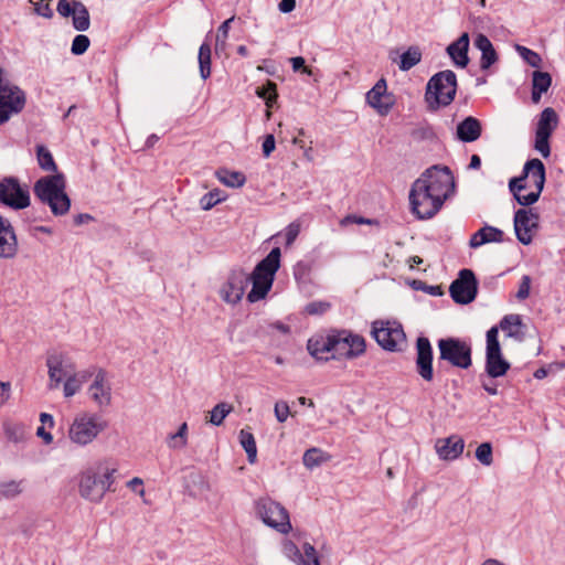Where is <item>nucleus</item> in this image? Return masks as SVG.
Here are the masks:
<instances>
[{
  "label": "nucleus",
  "instance_id": "61",
  "mask_svg": "<svg viewBox=\"0 0 565 565\" xmlns=\"http://www.w3.org/2000/svg\"><path fill=\"white\" fill-rule=\"evenodd\" d=\"M290 63L292 66V70L295 72L302 71L305 74L311 75V70L307 66H305V58L301 56H296L290 58Z\"/></svg>",
  "mask_w": 565,
  "mask_h": 565
},
{
  "label": "nucleus",
  "instance_id": "33",
  "mask_svg": "<svg viewBox=\"0 0 565 565\" xmlns=\"http://www.w3.org/2000/svg\"><path fill=\"white\" fill-rule=\"evenodd\" d=\"M216 177L221 183L231 188L242 186L246 179L243 173L236 171H230L226 169L218 170Z\"/></svg>",
  "mask_w": 565,
  "mask_h": 565
},
{
  "label": "nucleus",
  "instance_id": "37",
  "mask_svg": "<svg viewBox=\"0 0 565 565\" xmlns=\"http://www.w3.org/2000/svg\"><path fill=\"white\" fill-rule=\"evenodd\" d=\"M239 443L247 454L248 461L254 463L257 456V447L253 434L246 429H242L239 431Z\"/></svg>",
  "mask_w": 565,
  "mask_h": 565
},
{
  "label": "nucleus",
  "instance_id": "52",
  "mask_svg": "<svg viewBox=\"0 0 565 565\" xmlns=\"http://www.w3.org/2000/svg\"><path fill=\"white\" fill-rule=\"evenodd\" d=\"M330 307L331 305L327 301H311L305 307V312L310 316L323 315Z\"/></svg>",
  "mask_w": 565,
  "mask_h": 565
},
{
  "label": "nucleus",
  "instance_id": "31",
  "mask_svg": "<svg viewBox=\"0 0 565 565\" xmlns=\"http://www.w3.org/2000/svg\"><path fill=\"white\" fill-rule=\"evenodd\" d=\"M422 61V51L418 46H409L402 55L398 67L407 72Z\"/></svg>",
  "mask_w": 565,
  "mask_h": 565
},
{
  "label": "nucleus",
  "instance_id": "8",
  "mask_svg": "<svg viewBox=\"0 0 565 565\" xmlns=\"http://www.w3.org/2000/svg\"><path fill=\"white\" fill-rule=\"evenodd\" d=\"M108 427L107 420L96 414H78L68 428V438L77 446L92 444Z\"/></svg>",
  "mask_w": 565,
  "mask_h": 565
},
{
  "label": "nucleus",
  "instance_id": "35",
  "mask_svg": "<svg viewBox=\"0 0 565 565\" xmlns=\"http://www.w3.org/2000/svg\"><path fill=\"white\" fill-rule=\"evenodd\" d=\"M348 347L347 359H354L362 355L365 352V340L359 334H353L347 331Z\"/></svg>",
  "mask_w": 565,
  "mask_h": 565
},
{
  "label": "nucleus",
  "instance_id": "38",
  "mask_svg": "<svg viewBox=\"0 0 565 565\" xmlns=\"http://www.w3.org/2000/svg\"><path fill=\"white\" fill-rule=\"evenodd\" d=\"M328 459L329 456H326L321 449L313 447L305 451L302 462L308 469H312L320 466Z\"/></svg>",
  "mask_w": 565,
  "mask_h": 565
},
{
  "label": "nucleus",
  "instance_id": "30",
  "mask_svg": "<svg viewBox=\"0 0 565 565\" xmlns=\"http://www.w3.org/2000/svg\"><path fill=\"white\" fill-rule=\"evenodd\" d=\"M72 20L73 26L77 31H86L90 25L88 10L81 1H75V11Z\"/></svg>",
  "mask_w": 565,
  "mask_h": 565
},
{
  "label": "nucleus",
  "instance_id": "55",
  "mask_svg": "<svg viewBox=\"0 0 565 565\" xmlns=\"http://www.w3.org/2000/svg\"><path fill=\"white\" fill-rule=\"evenodd\" d=\"M302 550V555L309 565H320L319 557L313 545L310 543H305Z\"/></svg>",
  "mask_w": 565,
  "mask_h": 565
},
{
  "label": "nucleus",
  "instance_id": "16",
  "mask_svg": "<svg viewBox=\"0 0 565 565\" xmlns=\"http://www.w3.org/2000/svg\"><path fill=\"white\" fill-rule=\"evenodd\" d=\"M46 366L49 369L50 388H57L65 377L75 372L71 359L65 353L57 351L47 354Z\"/></svg>",
  "mask_w": 565,
  "mask_h": 565
},
{
  "label": "nucleus",
  "instance_id": "17",
  "mask_svg": "<svg viewBox=\"0 0 565 565\" xmlns=\"http://www.w3.org/2000/svg\"><path fill=\"white\" fill-rule=\"evenodd\" d=\"M249 282V275L244 270H232L227 281L222 286L220 290L222 299L227 303H237L242 299L245 292V288Z\"/></svg>",
  "mask_w": 565,
  "mask_h": 565
},
{
  "label": "nucleus",
  "instance_id": "23",
  "mask_svg": "<svg viewBox=\"0 0 565 565\" xmlns=\"http://www.w3.org/2000/svg\"><path fill=\"white\" fill-rule=\"evenodd\" d=\"M468 50L469 34L465 32L448 45L447 53L457 67L465 68L469 63Z\"/></svg>",
  "mask_w": 565,
  "mask_h": 565
},
{
  "label": "nucleus",
  "instance_id": "7",
  "mask_svg": "<svg viewBox=\"0 0 565 565\" xmlns=\"http://www.w3.org/2000/svg\"><path fill=\"white\" fill-rule=\"evenodd\" d=\"M254 512L265 525L280 534H288L292 530L287 509L269 497L256 499L254 501Z\"/></svg>",
  "mask_w": 565,
  "mask_h": 565
},
{
  "label": "nucleus",
  "instance_id": "47",
  "mask_svg": "<svg viewBox=\"0 0 565 565\" xmlns=\"http://www.w3.org/2000/svg\"><path fill=\"white\" fill-rule=\"evenodd\" d=\"M476 458L483 466H491L493 462L492 458V446L490 443H482L476 449Z\"/></svg>",
  "mask_w": 565,
  "mask_h": 565
},
{
  "label": "nucleus",
  "instance_id": "36",
  "mask_svg": "<svg viewBox=\"0 0 565 565\" xmlns=\"http://www.w3.org/2000/svg\"><path fill=\"white\" fill-rule=\"evenodd\" d=\"M299 232H300V224L291 223L286 227L284 233H278V234L274 235L273 237H270L269 241L273 244H280L284 241L286 246H290L295 242L297 236L299 235Z\"/></svg>",
  "mask_w": 565,
  "mask_h": 565
},
{
  "label": "nucleus",
  "instance_id": "19",
  "mask_svg": "<svg viewBox=\"0 0 565 565\" xmlns=\"http://www.w3.org/2000/svg\"><path fill=\"white\" fill-rule=\"evenodd\" d=\"M433 348L426 337H418L416 340V371L426 382L434 380Z\"/></svg>",
  "mask_w": 565,
  "mask_h": 565
},
{
  "label": "nucleus",
  "instance_id": "14",
  "mask_svg": "<svg viewBox=\"0 0 565 565\" xmlns=\"http://www.w3.org/2000/svg\"><path fill=\"white\" fill-rule=\"evenodd\" d=\"M449 294L456 303L472 302L478 294V281L473 271L467 268L461 269L458 277L450 284Z\"/></svg>",
  "mask_w": 565,
  "mask_h": 565
},
{
  "label": "nucleus",
  "instance_id": "11",
  "mask_svg": "<svg viewBox=\"0 0 565 565\" xmlns=\"http://www.w3.org/2000/svg\"><path fill=\"white\" fill-rule=\"evenodd\" d=\"M371 333L377 344L386 351H402L406 342L403 327L397 321L376 320L372 323Z\"/></svg>",
  "mask_w": 565,
  "mask_h": 565
},
{
  "label": "nucleus",
  "instance_id": "56",
  "mask_svg": "<svg viewBox=\"0 0 565 565\" xmlns=\"http://www.w3.org/2000/svg\"><path fill=\"white\" fill-rule=\"evenodd\" d=\"M34 6V12L43 18L51 19L53 17V11L49 3H45L44 0L31 1Z\"/></svg>",
  "mask_w": 565,
  "mask_h": 565
},
{
  "label": "nucleus",
  "instance_id": "60",
  "mask_svg": "<svg viewBox=\"0 0 565 565\" xmlns=\"http://www.w3.org/2000/svg\"><path fill=\"white\" fill-rule=\"evenodd\" d=\"M371 223H372L371 220L364 218V217L358 216V215H348L341 220V225L345 226V227L353 225V224L361 225V224H371Z\"/></svg>",
  "mask_w": 565,
  "mask_h": 565
},
{
  "label": "nucleus",
  "instance_id": "59",
  "mask_svg": "<svg viewBox=\"0 0 565 565\" xmlns=\"http://www.w3.org/2000/svg\"><path fill=\"white\" fill-rule=\"evenodd\" d=\"M276 148V141L274 135H267L263 141L262 150L263 156L268 158Z\"/></svg>",
  "mask_w": 565,
  "mask_h": 565
},
{
  "label": "nucleus",
  "instance_id": "29",
  "mask_svg": "<svg viewBox=\"0 0 565 565\" xmlns=\"http://www.w3.org/2000/svg\"><path fill=\"white\" fill-rule=\"evenodd\" d=\"M552 84V77L547 72L535 71L532 75V100L537 104L542 94L546 93Z\"/></svg>",
  "mask_w": 565,
  "mask_h": 565
},
{
  "label": "nucleus",
  "instance_id": "26",
  "mask_svg": "<svg viewBox=\"0 0 565 565\" xmlns=\"http://www.w3.org/2000/svg\"><path fill=\"white\" fill-rule=\"evenodd\" d=\"M481 122L472 116L465 118L457 126V137L463 142L476 141L481 136Z\"/></svg>",
  "mask_w": 565,
  "mask_h": 565
},
{
  "label": "nucleus",
  "instance_id": "51",
  "mask_svg": "<svg viewBox=\"0 0 565 565\" xmlns=\"http://www.w3.org/2000/svg\"><path fill=\"white\" fill-rule=\"evenodd\" d=\"M21 492L20 483L17 481H6L0 483V494L12 498Z\"/></svg>",
  "mask_w": 565,
  "mask_h": 565
},
{
  "label": "nucleus",
  "instance_id": "32",
  "mask_svg": "<svg viewBox=\"0 0 565 565\" xmlns=\"http://www.w3.org/2000/svg\"><path fill=\"white\" fill-rule=\"evenodd\" d=\"M332 359L345 358L347 352L349 351L348 347V335L347 331L342 330L335 333H332Z\"/></svg>",
  "mask_w": 565,
  "mask_h": 565
},
{
  "label": "nucleus",
  "instance_id": "43",
  "mask_svg": "<svg viewBox=\"0 0 565 565\" xmlns=\"http://www.w3.org/2000/svg\"><path fill=\"white\" fill-rule=\"evenodd\" d=\"M234 21V17L225 20L217 30L216 41H215V51L223 52L226 49V40L228 38V32L231 28V23Z\"/></svg>",
  "mask_w": 565,
  "mask_h": 565
},
{
  "label": "nucleus",
  "instance_id": "1",
  "mask_svg": "<svg viewBox=\"0 0 565 565\" xmlns=\"http://www.w3.org/2000/svg\"><path fill=\"white\" fill-rule=\"evenodd\" d=\"M454 188V177L449 168L439 166L428 168L411 188L412 212L420 220L433 217L452 193Z\"/></svg>",
  "mask_w": 565,
  "mask_h": 565
},
{
  "label": "nucleus",
  "instance_id": "39",
  "mask_svg": "<svg viewBox=\"0 0 565 565\" xmlns=\"http://www.w3.org/2000/svg\"><path fill=\"white\" fill-rule=\"evenodd\" d=\"M36 159L40 168L43 169L44 171H56V164L53 159V156L46 147L42 145H39L36 147Z\"/></svg>",
  "mask_w": 565,
  "mask_h": 565
},
{
  "label": "nucleus",
  "instance_id": "42",
  "mask_svg": "<svg viewBox=\"0 0 565 565\" xmlns=\"http://www.w3.org/2000/svg\"><path fill=\"white\" fill-rule=\"evenodd\" d=\"M3 428L10 441L20 443L25 438V427L23 424L4 423Z\"/></svg>",
  "mask_w": 565,
  "mask_h": 565
},
{
  "label": "nucleus",
  "instance_id": "15",
  "mask_svg": "<svg viewBox=\"0 0 565 565\" xmlns=\"http://www.w3.org/2000/svg\"><path fill=\"white\" fill-rule=\"evenodd\" d=\"M0 201L13 209L21 210L30 204V195L26 188L21 186L18 179L4 178L0 182Z\"/></svg>",
  "mask_w": 565,
  "mask_h": 565
},
{
  "label": "nucleus",
  "instance_id": "44",
  "mask_svg": "<svg viewBox=\"0 0 565 565\" xmlns=\"http://www.w3.org/2000/svg\"><path fill=\"white\" fill-rule=\"evenodd\" d=\"M64 381L63 392L65 397L75 395L83 385V380L79 379V375H75V372L65 377Z\"/></svg>",
  "mask_w": 565,
  "mask_h": 565
},
{
  "label": "nucleus",
  "instance_id": "62",
  "mask_svg": "<svg viewBox=\"0 0 565 565\" xmlns=\"http://www.w3.org/2000/svg\"><path fill=\"white\" fill-rule=\"evenodd\" d=\"M11 395V385L9 382L0 381V406L4 405Z\"/></svg>",
  "mask_w": 565,
  "mask_h": 565
},
{
  "label": "nucleus",
  "instance_id": "2",
  "mask_svg": "<svg viewBox=\"0 0 565 565\" xmlns=\"http://www.w3.org/2000/svg\"><path fill=\"white\" fill-rule=\"evenodd\" d=\"M545 184V167L540 159L527 160L523 168V174L513 178L509 188L519 204L529 206L535 203Z\"/></svg>",
  "mask_w": 565,
  "mask_h": 565
},
{
  "label": "nucleus",
  "instance_id": "28",
  "mask_svg": "<svg viewBox=\"0 0 565 565\" xmlns=\"http://www.w3.org/2000/svg\"><path fill=\"white\" fill-rule=\"evenodd\" d=\"M332 335L309 339L307 349L308 352L317 360L328 361L330 358L324 356V353H332Z\"/></svg>",
  "mask_w": 565,
  "mask_h": 565
},
{
  "label": "nucleus",
  "instance_id": "9",
  "mask_svg": "<svg viewBox=\"0 0 565 565\" xmlns=\"http://www.w3.org/2000/svg\"><path fill=\"white\" fill-rule=\"evenodd\" d=\"M439 362L446 361L451 366L468 370L472 365V345L469 341L449 337L439 339Z\"/></svg>",
  "mask_w": 565,
  "mask_h": 565
},
{
  "label": "nucleus",
  "instance_id": "22",
  "mask_svg": "<svg viewBox=\"0 0 565 565\" xmlns=\"http://www.w3.org/2000/svg\"><path fill=\"white\" fill-rule=\"evenodd\" d=\"M435 447L438 456L443 460H455L462 454L465 441L461 437L452 435L447 438L438 439Z\"/></svg>",
  "mask_w": 565,
  "mask_h": 565
},
{
  "label": "nucleus",
  "instance_id": "64",
  "mask_svg": "<svg viewBox=\"0 0 565 565\" xmlns=\"http://www.w3.org/2000/svg\"><path fill=\"white\" fill-rule=\"evenodd\" d=\"M278 7L282 13H289L295 9L296 0H281Z\"/></svg>",
  "mask_w": 565,
  "mask_h": 565
},
{
  "label": "nucleus",
  "instance_id": "45",
  "mask_svg": "<svg viewBox=\"0 0 565 565\" xmlns=\"http://www.w3.org/2000/svg\"><path fill=\"white\" fill-rule=\"evenodd\" d=\"M284 553L298 565H309L298 546L291 541L284 543Z\"/></svg>",
  "mask_w": 565,
  "mask_h": 565
},
{
  "label": "nucleus",
  "instance_id": "21",
  "mask_svg": "<svg viewBox=\"0 0 565 565\" xmlns=\"http://www.w3.org/2000/svg\"><path fill=\"white\" fill-rule=\"evenodd\" d=\"M386 88V82L382 78L366 93L367 104L376 109L380 115H386L393 105L390 97L385 95Z\"/></svg>",
  "mask_w": 565,
  "mask_h": 565
},
{
  "label": "nucleus",
  "instance_id": "34",
  "mask_svg": "<svg viewBox=\"0 0 565 565\" xmlns=\"http://www.w3.org/2000/svg\"><path fill=\"white\" fill-rule=\"evenodd\" d=\"M199 68L202 79H206L211 75V46L207 43H202L199 49Z\"/></svg>",
  "mask_w": 565,
  "mask_h": 565
},
{
  "label": "nucleus",
  "instance_id": "10",
  "mask_svg": "<svg viewBox=\"0 0 565 565\" xmlns=\"http://www.w3.org/2000/svg\"><path fill=\"white\" fill-rule=\"evenodd\" d=\"M510 367V362L502 354L499 342V328L491 327L486 334V373L491 379H498L504 376Z\"/></svg>",
  "mask_w": 565,
  "mask_h": 565
},
{
  "label": "nucleus",
  "instance_id": "18",
  "mask_svg": "<svg viewBox=\"0 0 565 565\" xmlns=\"http://www.w3.org/2000/svg\"><path fill=\"white\" fill-rule=\"evenodd\" d=\"M539 215L533 213L532 210L521 209L514 215V231L519 242L523 245H529L532 237L537 230Z\"/></svg>",
  "mask_w": 565,
  "mask_h": 565
},
{
  "label": "nucleus",
  "instance_id": "57",
  "mask_svg": "<svg viewBox=\"0 0 565 565\" xmlns=\"http://www.w3.org/2000/svg\"><path fill=\"white\" fill-rule=\"evenodd\" d=\"M530 288H531V278L529 276H523L521 284L519 286V290L516 292V298L519 300H524L530 295Z\"/></svg>",
  "mask_w": 565,
  "mask_h": 565
},
{
  "label": "nucleus",
  "instance_id": "6",
  "mask_svg": "<svg viewBox=\"0 0 565 565\" xmlns=\"http://www.w3.org/2000/svg\"><path fill=\"white\" fill-rule=\"evenodd\" d=\"M457 92V76L450 71H441L427 83L425 100L430 110H437L451 104Z\"/></svg>",
  "mask_w": 565,
  "mask_h": 565
},
{
  "label": "nucleus",
  "instance_id": "13",
  "mask_svg": "<svg viewBox=\"0 0 565 565\" xmlns=\"http://www.w3.org/2000/svg\"><path fill=\"white\" fill-rule=\"evenodd\" d=\"M557 125L558 116L556 111L551 107L543 109L536 124L534 149L544 158L551 154L550 137Z\"/></svg>",
  "mask_w": 565,
  "mask_h": 565
},
{
  "label": "nucleus",
  "instance_id": "54",
  "mask_svg": "<svg viewBox=\"0 0 565 565\" xmlns=\"http://www.w3.org/2000/svg\"><path fill=\"white\" fill-rule=\"evenodd\" d=\"M75 1L76 0H73V1L60 0L57 2V7H56L58 14L64 18L72 17L75 11Z\"/></svg>",
  "mask_w": 565,
  "mask_h": 565
},
{
  "label": "nucleus",
  "instance_id": "50",
  "mask_svg": "<svg viewBox=\"0 0 565 565\" xmlns=\"http://www.w3.org/2000/svg\"><path fill=\"white\" fill-rule=\"evenodd\" d=\"M89 44H90V41H89L88 36L84 35V34H78L74 38V40L72 42L71 52L74 55H82L88 50Z\"/></svg>",
  "mask_w": 565,
  "mask_h": 565
},
{
  "label": "nucleus",
  "instance_id": "49",
  "mask_svg": "<svg viewBox=\"0 0 565 565\" xmlns=\"http://www.w3.org/2000/svg\"><path fill=\"white\" fill-rule=\"evenodd\" d=\"M223 201V198L221 196V192L218 190L211 191L206 194H204L200 199V206L204 211H209L212 207H214L217 203Z\"/></svg>",
  "mask_w": 565,
  "mask_h": 565
},
{
  "label": "nucleus",
  "instance_id": "58",
  "mask_svg": "<svg viewBox=\"0 0 565 565\" xmlns=\"http://www.w3.org/2000/svg\"><path fill=\"white\" fill-rule=\"evenodd\" d=\"M186 439L179 437L177 433L170 434L167 437V445L170 449H182L186 446Z\"/></svg>",
  "mask_w": 565,
  "mask_h": 565
},
{
  "label": "nucleus",
  "instance_id": "63",
  "mask_svg": "<svg viewBox=\"0 0 565 565\" xmlns=\"http://www.w3.org/2000/svg\"><path fill=\"white\" fill-rule=\"evenodd\" d=\"M142 484L143 481L140 478L135 477L130 481H128L127 487L130 488L132 491L138 492L140 495H143L145 490L141 488Z\"/></svg>",
  "mask_w": 565,
  "mask_h": 565
},
{
  "label": "nucleus",
  "instance_id": "27",
  "mask_svg": "<svg viewBox=\"0 0 565 565\" xmlns=\"http://www.w3.org/2000/svg\"><path fill=\"white\" fill-rule=\"evenodd\" d=\"M497 327L499 330H502L509 338H513L520 342L524 339V333L522 331V319L519 315L512 313L504 316Z\"/></svg>",
  "mask_w": 565,
  "mask_h": 565
},
{
  "label": "nucleus",
  "instance_id": "46",
  "mask_svg": "<svg viewBox=\"0 0 565 565\" xmlns=\"http://www.w3.org/2000/svg\"><path fill=\"white\" fill-rule=\"evenodd\" d=\"M256 94L265 99L267 107H271L277 98L276 84L268 81L266 85L257 88Z\"/></svg>",
  "mask_w": 565,
  "mask_h": 565
},
{
  "label": "nucleus",
  "instance_id": "48",
  "mask_svg": "<svg viewBox=\"0 0 565 565\" xmlns=\"http://www.w3.org/2000/svg\"><path fill=\"white\" fill-rule=\"evenodd\" d=\"M515 50L529 65L533 67L540 66L542 60L536 52L519 44L515 45Z\"/></svg>",
  "mask_w": 565,
  "mask_h": 565
},
{
  "label": "nucleus",
  "instance_id": "41",
  "mask_svg": "<svg viewBox=\"0 0 565 565\" xmlns=\"http://www.w3.org/2000/svg\"><path fill=\"white\" fill-rule=\"evenodd\" d=\"M233 411L232 405L227 403H218L216 404L213 409L210 412V423L220 426L223 424L225 417Z\"/></svg>",
  "mask_w": 565,
  "mask_h": 565
},
{
  "label": "nucleus",
  "instance_id": "25",
  "mask_svg": "<svg viewBox=\"0 0 565 565\" xmlns=\"http://www.w3.org/2000/svg\"><path fill=\"white\" fill-rule=\"evenodd\" d=\"M504 233L493 226L486 225L476 232L469 239V247H480L489 243H503Z\"/></svg>",
  "mask_w": 565,
  "mask_h": 565
},
{
  "label": "nucleus",
  "instance_id": "20",
  "mask_svg": "<svg viewBox=\"0 0 565 565\" xmlns=\"http://www.w3.org/2000/svg\"><path fill=\"white\" fill-rule=\"evenodd\" d=\"M90 398L99 406L106 407L111 403V386L104 369H98L93 383L88 387Z\"/></svg>",
  "mask_w": 565,
  "mask_h": 565
},
{
  "label": "nucleus",
  "instance_id": "3",
  "mask_svg": "<svg viewBox=\"0 0 565 565\" xmlns=\"http://www.w3.org/2000/svg\"><path fill=\"white\" fill-rule=\"evenodd\" d=\"M116 469L106 468L102 470L99 467H89L82 471L78 476L79 495L93 503H99L104 499L107 491H111L115 482Z\"/></svg>",
  "mask_w": 565,
  "mask_h": 565
},
{
  "label": "nucleus",
  "instance_id": "4",
  "mask_svg": "<svg viewBox=\"0 0 565 565\" xmlns=\"http://www.w3.org/2000/svg\"><path fill=\"white\" fill-rule=\"evenodd\" d=\"M34 194L46 203L55 215H63L71 207V200L65 193V179L61 173L38 180L34 184Z\"/></svg>",
  "mask_w": 565,
  "mask_h": 565
},
{
  "label": "nucleus",
  "instance_id": "53",
  "mask_svg": "<svg viewBox=\"0 0 565 565\" xmlns=\"http://www.w3.org/2000/svg\"><path fill=\"white\" fill-rule=\"evenodd\" d=\"M274 413H275L276 419L279 423H285L287 420L288 416L290 415V409H289L288 403L285 401L276 402L275 407H274Z\"/></svg>",
  "mask_w": 565,
  "mask_h": 565
},
{
  "label": "nucleus",
  "instance_id": "24",
  "mask_svg": "<svg viewBox=\"0 0 565 565\" xmlns=\"http://www.w3.org/2000/svg\"><path fill=\"white\" fill-rule=\"evenodd\" d=\"M475 46L481 52L480 68L488 70L498 61V54L491 41L482 33L477 34L473 41Z\"/></svg>",
  "mask_w": 565,
  "mask_h": 565
},
{
  "label": "nucleus",
  "instance_id": "5",
  "mask_svg": "<svg viewBox=\"0 0 565 565\" xmlns=\"http://www.w3.org/2000/svg\"><path fill=\"white\" fill-rule=\"evenodd\" d=\"M279 267L280 249H270V253L256 265L249 276L252 282V289L247 295L249 302H256L266 297Z\"/></svg>",
  "mask_w": 565,
  "mask_h": 565
},
{
  "label": "nucleus",
  "instance_id": "12",
  "mask_svg": "<svg viewBox=\"0 0 565 565\" xmlns=\"http://www.w3.org/2000/svg\"><path fill=\"white\" fill-rule=\"evenodd\" d=\"M25 106V95L22 89L11 84L0 70V125L7 122L13 115L19 114Z\"/></svg>",
  "mask_w": 565,
  "mask_h": 565
},
{
  "label": "nucleus",
  "instance_id": "40",
  "mask_svg": "<svg viewBox=\"0 0 565 565\" xmlns=\"http://www.w3.org/2000/svg\"><path fill=\"white\" fill-rule=\"evenodd\" d=\"M17 245V237L10 222L0 216V247Z\"/></svg>",
  "mask_w": 565,
  "mask_h": 565
}]
</instances>
